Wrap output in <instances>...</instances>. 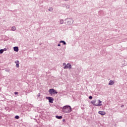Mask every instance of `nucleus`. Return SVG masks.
Here are the masks:
<instances>
[{
  "label": "nucleus",
  "mask_w": 127,
  "mask_h": 127,
  "mask_svg": "<svg viewBox=\"0 0 127 127\" xmlns=\"http://www.w3.org/2000/svg\"><path fill=\"white\" fill-rule=\"evenodd\" d=\"M13 49L15 52H18V47H14Z\"/></svg>",
  "instance_id": "obj_9"
},
{
  "label": "nucleus",
  "mask_w": 127,
  "mask_h": 127,
  "mask_svg": "<svg viewBox=\"0 0 127 127\" xmlns=\"http://www.w3.org/2000/svg\"><path fill=\"white\" fill-rule=\"evenodd\" d=\"M38 97H40V93H39V94H38Z\"/></svg>",
  "instance_id": "obj_26"
},
{
  "label": "nucleus",
  "mask_w": 127,
  "mask_h": 127,
  "mask_svg": "<svg viewBox=\"0 0 127 127\" xmlns=\"http://www.w3.org/2000/svg\"><path fill=\"white\" fill-rule=\"evenodd\" d=\"M48 10L49 11H53V7H50L49 9H48Z\"/></svg>",
  "instance_id": "obj_14"
},
{
  "label": "nucleus",
  "mask_w": 127,
  "mask_h": 127,
  "mask_svg": "<svg viewBox=\"0 0 127 127\" xmlns=\"http://www.w3.org/2000/svg\"><path fill=\"white\" fill-rule=\"evenodd\" d=\"M65 1H68V0H64Z\"/></svg>",
  "instance_id": "obj_31"
},
{
  "label": "nucleus",
  "mask_w": 127,
  "mask_h": 127,
  "mask_svg": "<svg viewBox=\"0 0 127 127\" xmlns=\"http://www.w3.org/2000/svg\"><path fill=\"white\" fill-rule=\"evenodd\" d=\"M98 114H99V115H101V116H105V115H106V112L103 111H99Z\"/></svg>",
  "instance_id": "obj_7"
},
{
  "label": "nucleus",
  "mask_w": 127,
  "mask_h": 127,
  "mask_svg": "<svg viewBox=\"0 0 127 127\" xmlns=\"http://www.w3.org/2000/svg\"><path fill=\"white\" fill-rule=\"evenodd\" d=\"M98 103V104H101L102 103V101L99 100Z\"/></svg>",
  "instance_id": "obj_24"
},
{
  "label": "nucleus",
  "mask_w": 127,
  "mask_h": 127,
  "mask_svg": "<svg viewBox=\"0 0 127 127\" xmlns=\"http://www.w3.org/2000/svg\"><path fill=\"white\" fill-rule=\"evenodd\" d=\"M67 5V4H66V3H64L62 4V6L63 7H66V6Z\"/></svg>",
  "instance_id": "obj_17"
},
{
  "label": "nucleus",
  "mask_w": 127,
  "mask_h": 127,
  "mask_svg": "<svg viewBox=\"0 0 127 127\" xmlns=\"http://www.w3.org/2000/svg\"><path fill=\"white\" fill-rule=\"evenodd\" d=\"M60 43H63L64 45H66V42H65L64 41L62 40L60 42Z\"/></svg>",
  "instance_id": "obj_11"
},
{
  "label": "nucleus",
  "mask_w": 127,
  "mask_h": 127,
  "mask_svg": "<svg viewBox=\"0 0 127 127\" xmlns=\"http://www.w3.org/2000/svg\"><path fill=\"white\" fill-rule=\"evenodd\" d=\"M16 68H19V63L16 64Z\"/></svg>",
  "instance_id": "obj_19"
},
{
  "label": "nucleus",
  "mask_w": 127,
  "mask_h": 127,
  "mask_svg": "<svg viewBox=\"0 0 127 127\" xmlns=\"http://www.w3.org/2000/svg\"><path fill=\"white\" fill-rule=\"evenodd\" d=\"M66 8H67V9L70 8V5H66Z\"/></svg>",
  "instance_id": "obj_18"
},
{
  "label": "nucleus",
  "mask_w": 127,
  "mask_h": 127,
  "mask_svg": "<svg viewBox=\"0 0 127 127\" xmlns=\"http://www.w3.org/2000/svg\"><path fill=\"white\" fill-rule=\"evenodd\" d=\"M56 119H58V120H61V119H62V118H63V117H62V116H58V115H57L56 116Z\"/></svg>",
  "instance_id": "obj_10"
},
{
  "label": "nucleus",
  "mask_w": 127,
  "mask_h": 127,
  "mask_svg": "<svg viewBox=\"0 0 127 127\" xmlns=\"http://www.w3.org/2000/svg\"><path fill=\"white\" fill-rule=\"evenodd\" d=\"M3 53V50L0 49V54H2Z\"/></svg>",
  "instance_id": "obj_16"
},
{
  "label": "nucleus",
  "mask_w": 127,
  "mask_h": 127,
  "mask_svg": "<svg viewBox=\"0 0 127 127\" xmlns=\"http://www.w3.org/2000/svg\"><path fill=\"white\" fill-rule=\"evenodd\" d=\"M89 100H92V99H93V96H89Z\"/></svg>",
  "instance_id": "obj_21"
},
{
  "label": "nucleus",
  "mask_w": 127,
  "mask_h": 127,
  "mask_svg": "<svg viewBox=\"0 0 127 127\" xmlns=\"http://www.w3.org/2000/svg\"><path fill=\"white\" fill-rule=\"evenodd\" d=\"M124 107H125V105H121V108H124Z\"/></svg>",
  "instance_id": "obj_25"
},
{
  "label": "nucleus",
  "mask_w": 127,
  "mask_h": 127,
  "mask_svg": "<svg viewBox=\"0 0 127 127\" xmlns=\"http://www.w3.org/2000/svg\"><path fill=\"white\" fill-rule=\"evenodd\" d=\"M49 93L50 95H56L58 94V92L54 88L49 89Z\"/></svg>",
  "instance_id": "obj_2"
},
{
  "label": "nucleus",
  "mask_w": 127,
  "mask_h": 127,
  "mask_svg": "<svg viewBox=\"0 0 127 127\" xmlns=\"http://www.w3.org/2000/svg\"><path fill=\"white\" fill-rule=\"evenodd\" d=\"M65 64H65V63H64V64H63V65H65Z\"/></svg>",
  "instance_id": "obj_32"
},
{
  "label": "nucleus",
  "mask_w": 127,
  "mask_h": 127,
  "mask_svg": "<svg viewBox=\"0 0 127 127\" xmlns=\"http://www.w3.org/2000/svg\"><path fill=\"white\" fill-rule=\"evenodd\" d=\"M64 69H67V68H68V69H71L72 68V65L69 63H68L66 65H65L64 67Z\"/></svg>",
  "instance_id": "obj_6"
},
{
  "label": "nucleus",
  "mask_w": 127,
  "mask_h": 127,
  "mask_svg": "<svg viewBox=\"0 0 127 127\" xmlns=\"http://www.w3.org/2000/svg\"><path fill=\"white\" fill-rule=\"evenodd\" d=\"M58 46H61V45L60 44H59L58 45Z\"/></svg>",
  "instance_id": "obj_29"
},
{
  "label": "nucleus",
  "mask_w": 127,
  "mask_h": 127,
  "mask_svg": "<svg viewBox=\"0 0 127 127\" xmlns=\"http://www.w3.org/2000/svg\"><path fill=\"white\" fill-rule=\"evenodd\" d=\"M46 99L47 100H49V102H50L51 104H53V102L54 101V98L52 97H46Z\"/></svg>",
  "instance_id": "obj_3"
},
{
  "label": "nucleus",
  "mask_w": 127,
  "mask_h": 127,
  "mask_svg": "<svg viewBox=\"0 0 127 127\" xmlns=\"http://www.w3.org/2000/svg\"><path fill=\"white\" fill-rule=\"evenodd\" d=\"M15 29H16V28H15V27L13 26L11 27V30L12 31H15Z\"/></svg>",
  "instance_id": "obj_12"
},
{
  "label": "nucleus",
  "mask_w": 127,
  "mask_h": 127,
  "mask_svg": "<svg viewBox=\"0 0 127 127\" xmlns=\"http://www.w3.org/2000/svg\"><path fill=\"white\" fill-rule=\"evenodd\" d=\"M18 92H14V95H18Z\"/></svg>",
  "instance_id": "obj_23"
},
{
  "label": "nucleus",
  "mask_w": 127,
  "mask_h": 127,
  "mask_svg": "<svg viewBox=\"0 0 127 127\" xmlns=\"http://www.w3.org/2000/svg\"><path fill=\"white\" fill-rule=\"evenodd\" d=\"M15 63L16 64H19V61H15Z\"/></svg>",
  "instance_id": "obj_20"
},
{
  "label": "nucleus",
  "mask_w": 127,
  "mask_h": 127,
  "mask_svg": "<svg viewBox=\"0 0 127 127\" xmlns=\"http://www.w3.org/2000/svg\"><path fill=\"white\" fill-rule=\"evenodd\" d=\"M65 20H67V24H73V22H74V20L72 19L67 18Z\"/></svg>",
  "instance_id": "obj_4"
},
{
  "label": "nucleus",
  "mask_w": 127,
  "mask_h": 127,
  "mask_svg": "<svg viewBox=\"0 0 127 127\" xmlns=\"http://www.w3.org/2000/svg\"><path fill=\"white\" fill-rule=\"evenodd\" d=\"M15 119H16V120H18L19 119V116L18 115H16L15 116Z\"/></svg>",
  "instance_id": "obj_15"
},
{
  "label": "nucleus",
  "mask_w": 127,
  "mask_h": 127,
  "mask_svg": "<svg viewBox=\"0 0 127 127\" xmlns=\"http://www.w3.org/2000/svg\"><path fill=\"white\" fill-rule=\"evenodd\" d=\"M6 72H9V69L6 70Z\"/></svg>",
  "instance_id": "obj_27"
},
{
  "label": "nucleus",
  "mask_w": 127,
  "mask_h": 127,
  "mask_svg": "<svg viewBox=\"0 0 127 127\" xmlns=\"http://www.w3.org/2000/svg\"><path fill=\"white\" fill-rule=\"evenodd\" d=\"M101 12H103V11H100L99 12V13H101Z\"/></svg>",
  "instance_id": "obj_28"
},
{
  "label": "nucleus",
  "mask_w": 127,
  "mask_h": 127,
  "mask_svg": "<svg viewBox=\"0 0 127 127\" xmlns=\"http://www.w3.org/2000/svg\"><path fill=\"white\" fill-rule=\"evenodd\" d=\"M3 50V51H6V50H7V49L6 48H4Z\"/></svg>",
  "instance_id": "obj_22"
},
{
  "label": "nucleus",
  "mask_w": 127,
  "mask_h": 127,
  "mask_svg": "<svg viewBox=\"0 0 127 127\" xmlns=\"http://www.w3.org/2000/svg\"><path fill=\"white\" fill-rule=\"evenodd\" d=\"M115 84V82L113 80H110L108 85H113Z\"/></svg>",
  "instance_id": "obj_8"
},
{
  "label": "nucleus",
  "mask_w": 127,
  "mask_h": 127,
  "mask_svg": "<svg viewBox=\"0 0 127 127\" xmlns=\"http://www.w3.org/2000/svg\"><path fill=\"white\" fill-rule=\"evenodd\" d=\"M91 104L93 105V106H96L97 107H99V106H102V104H96V100H93L91 102Z\"/></svg>",
  "instance_id": "obj_5"
},
{
  "label": "nucleus",
  "mask_w": 127,
  "mask_h": 127,
  "mask_svg": "<svg viewBox=\"0 0 127 127\" xmlns=\"http://www.w3.org/2000/svg\"><path fill=\"white\" fill-rule=\"evenodd\" d=\"M62 111L64 113L69 114V113H71V112H72V108H71V106L69 105H66L63 107Z\"/></svg>",
  "instance_id": "obj_1"
},
{
  "label": "nucleus",
  "mask_w": 127,
  "mask_h": 127,
  "mask_svg": "<svg viewBox=\"0 0 127 127\" xmlns=\"http://www.w3.org/2000/svg\"><path fill=\"white\" fill-rule=\"evenodd\" d=\"M60 23L61 24H63L64 23V20H63V19H61L60 21Z\"/></svg>",
  "instance_id": "obj_13"
},
{
  "label": "nucleus",
  "mask_w": 127,
  "mask_h": 127,
  "mask_svg": "<svg viewBox=\"0 0 127 127\" xmlns=\"http://www.w3.org/2000/svg\"><path fill=\"white\" fill-rule=\"evenodd\" d=\"M63 122L64 123L65 122V119H63Z\"/></svg>",
  "instance_id": "obj_30"
}]
</instances>
